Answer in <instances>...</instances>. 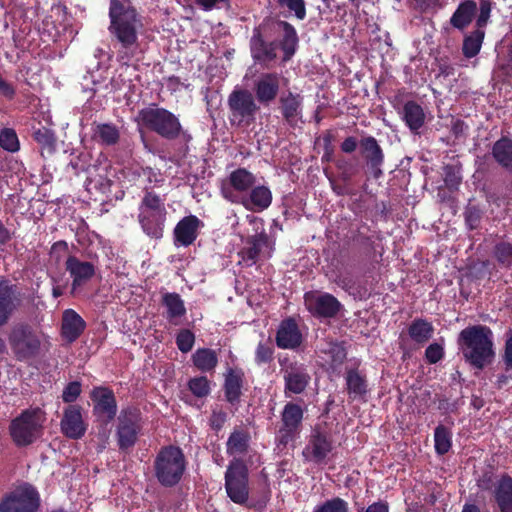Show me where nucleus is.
<instances>
[{"instance_id": "nucleus-1", "label": "nucleus", "mask_w": 512, "mask_h": 512, "mask_svg": "<svg viewBox=\"0 0 512 512\" xmlns=\"http://www.w3.org/2000/svg\"><path fill=\"white\" fill-rule=\"evenodd\" d=\"M299 38L292 24L283 20L264 19L254 27L249 41L250 54L256 64L268 66L277 59L279 48L283 61H289L296 53Z\"/></svg>"}, {"instance_id": "nucleus-2", "label": "nucleus", "mask_w": 512, "mask_h": 512, "mask_svg": "<svg viewBox=\"0 0 512 512\" xmlns=\"http://www.w3.org/2000/svg\"><path fill=\"white\" fill-rule=\"evenodd\" d=\"M109 26L118 62L128 65L142 52L139 31L143 28L142 17L137 9L125 0H110Z\"/></svg>"}, {"instance_id": "nucleus-3", "label": "nucleus", "mask_w": 512, "mask_h": 512, "mask_svg": "<svg viewBox=\"0 0 512 512\" xmlns=\"http://www.w3.org/2000/svg\"><path fill=\"white\" fill-rule=\"evenodd\" d=\"M251 436L243 428H234L226 442V453L229 456L246 455L249 451ZM224 488L227 497L235 504L247 508H256L249 503V469L242 458L233 457L229 461L224 474Z\"/></svg>"}, {"instance_id": "nucleus-4", "label": "nucleus", "mask_w": 512, "mask_h": 512, "mask_svg": "<svg viewBox=\"0 0 512 512\" xmlns=\"http://www.w3.org/2000/svg\"><path fill=\"white\" fill-rule=\"evenodd\" d=\"M458 348L466 363L483 370L495 359L493 332L486 325H471L458 335Z\"/></svg>"}, {"instance_id": "nucleus-5", "label": "nucleus", "mask_w": 512, "mask_h": 512, "mask_svg": "<svg viewBox=\"0 0 512 512\" xmlns=\"http://www.w3.org/2000/svg\"><path fill=\"white\" fill-rule=\"evenodd\" d=\"M138 118L147 129L163 139L168 141L181 139L184 143L183 152H188V144L192 140V135L183 129L179 118L174 113L154 105L141 109Z\"/></svg>"}, {"instance_id": "nucleus-6", "label": "nucleus", "mask_w": 512, "mask_h": 512, "mask_svg": "<svg viewBox=\"0 0 512 512\" xmlns=\"http://www.w3.org/2000/svg\"><path fill=\"white\" fill-rule=\"evenodd\" d=\"M42 331L28 321L14 322L7 333V341L13 357L19 362L37 358L42 351Z\"/></svg>"}, {"instance_id": "nucleus-7", "label": "nucleus", "mask_w": 512, "mask_h": 512, "mask_svg": "<svg viewBox=\"0 0 512 512\" xmlns=\"http://www.w3.org/2000/svg\"><path fill=\"white\" fill-rule=\"evenodd\" d=\"M45 420V412L39 407L22 410L8 427L14 445L23 448L34 444L43 435Z\"/></svg>"}, {"instance_id": "nucleus-8", "label": "nucleus", "mask_w": 512, "mask_h": 512, "mask_svg": "<svg viewBox=\"0 0 512 512\" xmlns=\"http://www.w3.org/2000/svg\"><path fill=\"white\" fill-rule=\"evenodd\" d=\"M187 467V461L182 449L175 445L160 448L153 468L159 484L166 488L175 487L182 479Z\"/></svg>"}, {"instance_id": "nucleus-9", "label": "nucleus", "mask_w": 512, "mask_h": 512, "mask_svg": "<svg viewBox=\"0 0 512 512\" xmlns=\"http://www.w3.org/2000/svg\"><path fill=\"white\" fill-rule=\"evenodd\" d=\"M138 211V222L143 232L153 239L162 238L167 216L164 199L153 191H145Z\"/></svg>"}, {"instance_id": "nucleus-10", "label": "nucleus", "mask_w": 512, "mask_h": 512, "mask_svg": "<svg viewBox=\"0 0 512 512\" xmlns=\"http://www.w3.org/2000/svg\"><path fill=\"white\" fill-rule=\"evenodd\" d=\"M228 120L233 127L247 128L256 120L260 109L254 95L248 89L235 87L227 98Z\"/></svg>"}, {"instance_id": "nucleus-11", "label": "nucleus", "mask_w": 512, "mask_h": 512, "mask_svg": "<svg viewBox=\"0 0 512 512\" xmlns=\"http://www.w3.org/2000/svg\"><path fill=\"white\" fill-rule=\"evenodd\" d=\"M142 430V415L136 407H126L120 411L116 428L119 450L128 451L137 442Z\"/></svg>"}, {"instance_id": "nucleus-12", "label": "nucleus", "mask_w": 512, "mask_h": 512, "mask_svg": "<svg viewBox=\"0 0 512 512\" xmlns=\"http://www.w3.org/2000/svg\"><path fill=\"white\" fill-rule=\"evenodd\" d=\"M41 499L38 490L30 483H23L0 502V512H37Z\"/></svg>"}, {"instance_id": "nucleus-13", "label": "nucleus", "mask_w": 512, "mask_h": 512, "mask_svg": "<svg viewBox=\"0 0 512 512\" xmlns=\"http://www.w3.org/2000/svg\"><path fill=\"white\" fill-rule=\"evenodd\" d=\"M304 409L296 402H287L281 412V427L276 434L278 446L286 447L294 442L302 429Z\"/></svg>"}, {"instance_id": "nucleus-14", "label": "nucleus", "mask_w": 512, "mask_h": 512, "mask_svg": "<svg viewBox=\"0 0 512 512\" xmlns=\"http://www.w3.org/2000/svg\"><path fill=\"white\" fill-rule=\"evenodd\" d=\"M280 372L283 374L286 397L304 393L311 382L308 367L297 361L281 363Z\"/></svg>"}, {"instance_id": "nucleus-15", "label": "nucleus", "mask_w": 512, "mask_h": 512, "mask_svg": "<svg viewBox=\"0 0 512 512\" xmlns=\"http://www.w3.org/2000/svg\"><path fill=\"white\" fill-rule=\"evenodd\" d=\"M93 403V415L105 425L112 422L117 415V400L113 390L106 386H96L90 392Z\"/></svg>"}, {"instance_id": "nucleus-16", "label": "nucleus", "mask_w": 512, "mask_h": 512, "mask_svg": "<svg viewBox=\"0 0 512 512\" xmlns=\"http://www.w3.org/2000/svg\"><path fill=\"white\" fill-rule=\"evenodd\" d=\"M360 154L365 162L366 173L374 179L383 176L385 155L377 139L371 135L360 139Z\"/></svg>"}, {"instance_id": "nucleus-17", "label": "nucleus", "mask_w": 512, "mask_h": 512, "mask_svg": "<svg viewBox=\"0 0 512 512\" xmlns=\"http://www.w3.org/2000/svg\"><path fill=\"white\" fill-rule=\"evenodd\" d=\"M281 76L276 72L261 73L253 82L252 93L259 105L272 104L280 92Z\"/></svg>"}, {"instance_id": "nucleus-18", "label": "nucleus", "mask_w": 512, "mask_h": 512, "mask_svg": "<svg viewBox=\"0 0 512 512\" xmlns=\"http://www.w3.org/2000/svg\"><path fill=\"white\" fill-rule=\"evenodd\" d=\"M22 304V292L8 279H0V328L5 326Z\"/></svg>"}, {"instance_id": "nucleus-19", "label": "nucleus", "mask_w": 512, "mask_h": 512, "mask_svg": "<svg viewBox=\"0 0 512 512\" xmlns=\"http://www.w3.org/2000/svg\"><path fill=\"white\" fill-rule=\"evenodd\" d=\"M333 449V442L331 436L320 430L319 428L313 429L308 444L303 449V456L307 461L316 464H323L327 456Z\"/></svg>"}, {"instance_id": "nucleus-20", "label": "nucleus", "mask_w": 512, "mask_h": 512, "mask_svg": "<svg viewBox=\"0 0 512 512\" xmlns=\"http://www.w3.org/2000/svg\"><path fill=\"white\" fill-rule=\"evenodd\" d=\"M65 270L68 272L71 283V294L86 285L96 274V267L92 262L83 261L75 255H69L65 261Z\"/></svg>"}, {"instance_id": "nucleus-21", "label": "nucleus", "mask_w": 512, "mask_h": 512, "mask_svg": "<svg viewBox=\"0 0 512 512\" xmlns=\"http://www.w3.org/2000/svg\"><path fill=\"white\" fill-rule=\"evenodd\" d=\"M60 429L64 436L73 440L81 439L85 435L87 425L83 420L80 405H68L64 409Z\"/></svg>"}, {"instance_id": "nucleus-22", "label": "nucleus", "mask_w": 512, "mask_h": 512, "mask_svg": "<svg viewBox=\"0 0 512 512\" xmlns=\"http://www.w3.org/2000/svg\"><path fill=\"white\" fill-rule=\"evenodd\" d=\"M305 304L313 315L323 318L335 317L342 306L338 299L330 293L317 296L306 294Z\"/></svg>"}, {"instance_id": "nucleus-23", "label": "nucleus", "mask_w": 512, "mask_h": 512, "mask_svg": "<svg viewBox=\"0 0 512 512\" xmlns=\"http://www.w3.org/2000/svg\"><path fill=\"white\" fill-rule=\"evenodd\" d=\"M244 383L245 373L242 368H227L224 373L223 392L225 401L231 406L240 404Z\"/></svg>"}, {"instance_id": "nucleus-24", "label": "nucleus", "mask_w": 512, "mask_h": 512, "mask_svg": "<svg viewBox=\"0 0 512 512\" xmlns=\"http://www.w3.org/2000/svg\"><path fill=\"white\" fill-rule=\"evenodd\" d=\"M276 345L281 349H297L303 342V336L293 317L283 319L276 332Z\"/></svg>"}, {"instance_id": "nucleus-25", "label": "nucleus", "mask_w": 512, "mask_h": 512, "mask_svg": "<svg viewBox=\"0 0 512 512\" xmlns=\"http://www.w3.org/2000/svg\"><path fill=\"white\" fill-rule=\"evenodd\" d=\"M203 226V222L195 215L183 217L174 228V243L176 246L188 247L192 245L198 237V230Z\"/></svg>"}, {"instance_id": "nucleus-26", "label": "nucleus", "mask_w": 512, "mask_h": 512, "mask_svg": "<svg viewBox=\"0 0 512 512\" xmlns=\"http://www.w3.org/2000/svg\"><path fill=\"white\" fill-rule=\"evenodd\" d=\"M86 322L74 309H65L62 313L60 334L64 341L74 343L85 331Z\"/></svg>"}, {"instance_id": "nucleus-27", "label": "nucleus", "mask_w": 512, "mask_h": 512, "mask_svg": "<svg viewBox=\"0 0 512 512\" xmlns=\"http://www.w3.org/2000/svg\"><path fill=\"white\" fill-rule=\"evenodd\" d=\"M279 109L284 121L290 126L296 125L302 117L303 96L299 93L287 91L279 98Z\"/></svg>"}, {"instance_id": "nucleus-28", "label": "nucleus", "mask_w": 512, "mask_h": 512, "mask_svg": "<svg viewBox=\"0 0 512 512\" xmlns=\"http://www.w3.org/2000/svg\"><path fill=\"white\" fill-rule=\"evenodd\" d=\"M272 199L273 195L269 187L254 185L249 193L241 198L240 203L249 211L262 212L269 208Z\"/></svg>"}, {"instance_id": "nucleus-29", "label": "nucleus", "mask_w": 512, "mask_h": 512, "mask_svg": "<svg viewBox=\"0 0 512 512\" xmlns=\"http://www.w3.org/2000/svg\"><path fill=\"white\" fill-rule=\"evenodd\" d=\"M346 391L350 400L366 401L369 392L368 381L357 368H349L345 374Z\"/></svg>"}, {"instance_id": "nucleus-30", "label": "nucleus", "mask_w": 512, "mask_h": 512, "mask_svg": "<svg viewBox=\"0 0 512 512\" xmlns=\"http://www.w3.org/2000/svg\"><path fill=\"white\" fill-rule=\"evenodd\" d=\"M270 243L269 235L265 231H262L253 236H249L246 240L247 246L241 249L238 254L247 266H252L256 264L261 249L270 246Z\"/></svg>"}, {"instance_id": "nucleus-31", "label": "nucleus", "mask_w": 512, "mask_h": 512, "mask_svg": "<svg viewBox=\"0 0 512 512\" xmlns=\"http://www.w3.org/2000/svg\"><path fill=\"white\" fill-rule=\"evenodd\" d=\"M400 115L403 122L414 134H418L425 124L426 116L423 107L414 100L404 103Z\"/></svg>"}, {"instance_id": "nucleus-32", "label": "nucleus", "mask_w": 512, "mask_h": 512, "mask_svg": "<svg viewBox=\"0 0 512 512\" xmlns=\"http://www.w3.org/2000/svg\"><path fill=\"white\" fill-rule=\"evenodd\" d=\"M494 161L512 175V137L501 136L491 147Z\"/></svg>"}, {"instance_id": "nucleus-33", "label": "nucleus", "mask_w": 512, "mask_h": 512, "mask_svg": "<svg viewBox=\"0 0 512 512\" xmlns=\"http://www.w3.org/2000/svg\"><path fill=\"white\" fill-rule=\"evenodd\" d=\"M494 500L500 512H512V477L504 473L493 491Z\"/></svg>"}, {"instance_id": "nucleus-34", "label": "nucleus", "mask_w": 512, "mask_h": 512, "mask_svg": "<svg viewBox=\"0 0 512 512\" xmlns=\"http://www.w3.org/2000/svg\"><path fill=\"white\" fill-rule=\"evenodd\" d=\"M476 12L477 3L475 0L460 2L450 18L451 26L460 31L465 30L472 23Z\"/></svg>"}, {"instance_id": "nucleus-35", "label": "nucleus", "mask_w": 512, "mask_h": 512, "mask_svg": "<svg viewBox=\"0 0 512 512\" xmlns=\"http://www.w3.org/2000/svg\"><path fill=\"white\" fill-rule=\"evenodd\" d=\"M161 304L166 308V319L173 325H178L177 319L186 315L184 300L176 292L162 294Z\"/></svg>"}, {"instance_id": "nucleus-36", "label": "nucleus", "mask_w": 512, "mask_h": 512, "mask_svg": "<svg viewBox=\"0 0 512 512\" xmlns=\"http://www.w3.org/2000/svg\"><path fill=\"white\" fill-rule=\"evenodd\" d=\"M92 139L102 146H114L120 140L119 128L113 123H93Z\"/></svg>"}, {"instance_id": "nucleus-37", "label": "nucleus", "mask_w": 512, "mask_h": 512, "mask_svg": "<svg viewBox=\"0 0 512 512\" xmlns=\"http://www.w3.org/2000/svg\"><path fill=\"white\" fill-rule=\"evenodd\" d=\"M32 137L39 145L42 157L52 156L56 152L57 139L51 129L41 126L33 131Z\"/></svg>"}, {"instance_id": "nucleus-38", "label": "nucleus", "mask_w": 512, "mask_h": 512, "mask_svg": "<svg viewBox=\"0 0 512 512\" xmlns=\"http://www.w3.org/2000/svg\"><path fill=\"white\" fill-rule=\"evenodd\" d=\"M230 187L239 193L250 191L255 185V175L246 168H237L233 170L228 177Z\"/></svg>"}, {"instance_id": "nucleus-39", "label": "nucleus", "mask_w": 512, "mask_h": 512, "mask_svg": "<svg viewBox=\"0 0 512 512\" xmlns=\"http://www.w3.org/2000/svg\"><path fill=\"white\" fill-rule=\"evenodd\" d=\"M193 365L197 370L206 373L213 372L218 365V355L210 348H198L192 354Z\"/></svg>"}, {"instance_id": "nucleus-40", "label": "nucleus", "mask_w": 512, "mask_h": 512, "mask_svg": "<svg viewBox=\"0 0 512 512\" xmlns=\"http://www.w3.org/2000/svg\"><path fill=\"white\" fill-rule=\"evenodd\" d=\"M485 38L484 29H475L465 35L462 43V54L465 58L471 59L477 56L481 50Z\"/></svg>"}, {"instance_id": "nucleus-41", "label": "nucleus", "mask_w": 512, "mask_h": 512, "mask_svg": "<svg viewBox=\"0 0 512 512\" xmlns=\"http://www.w3.org/2000/svg\"><path fill=\"white\" fill-rule=\"evenodd\" d=\"M433 331V325L422 318L414 319L408 327L410 338L418 344L427 342L431 338Z\"/></svg>"}, {"instance_id": "nucleus-42", "label": "nucleus", "mask_w": 512, "mask_h": 512, "mask_svg": "<svg viewBox=\"0 0 512 512\" xmlns=\"http://www.w3.org/2000/svg\"><path fill=\"white\" fill-rule=\"evenodd\" d=\"M493 257L503 268H512V239L498 241L493 247Z\"/></svg>"}, {"instance_id": "nucleus-43", "label": "nucleus", "mask_w": 512, "mask_h": 512, "mask_svg": "<svg viewBox=\"0 0 512 512\" xmlns=\"http://www.w3.org/2000/svg\"><path fill=\"white\" fill-rule=\"evenodd\" d=\"M452 447V432L439 424L434 430V448L438 455H445Z\"/></svg>"}, {"instance_id": "nucleus-44", "label": "nucleus", "mask_w": 512, "mask_h": 512, "mask_svg": "<svg viewBox=\"0 0 512 512\" xmlns=\"http://www.w3.org/2000/svg\"><path fill=\"white\" fill-rule=\"evenodd\" d=\"M325 353L328 356V363L333 372H336L341 367L347 357V351L343 343H330Z\"/></svg>"}, {"instance_id": "nucleus-45", "label": "nucleus", "mask_w": 512, "mask_h": 512, "mask_svg": "<svg viewBox=\"0 0 512 512\" xmlns=\"http://www.w3.org/2000/svg\"><path fill=\"white\" fill-rule=\"evenodd\" d=\"M335 166L339 171V177L343 182H350L360 170L357 163H354L351 159L344 157L338 158L335 162Z\"/></svg>"}, {"instance_id": "nucleus-46", "label": "nucleus", "mask_w": 512, "mask_h": 512, "mask_svg": "<svg viewBox=\"0 0 512 512\" xmlns=\"http://www.w3.org/2000/svg\"><path fill=\"white\" fill-rule=\"evenodd\" d=\"M312 512H349V504L341 497H333L316 505Z\"/></svg>"}, {"instance_id": "nucleus-47", "label": "nucleus", "mask_w": 512, "mask_h": 512, "mask_svg": "<svg viewBox=\"0 0 512 512\" xmlns=\"http://www.w3.org/2000/svg\"><path fill=\"white\" fill-rule=\"evenodd\" d=\"M0 147L12 153L19 150V139L16 131L13 128H3L0 131Z\"/></svg>"}, {"instance_id": "nucleus-48", "label": "nucleus", "mask_w": 512, "mask_h": 512, "mask_svg": "<svg viewBox=\"0 0 512 512\" xmlns=\"http://www.w3.org/2000/svg\"><path fill=\"white\" fill-rule=\"evenodd\" d=\"M187 385L191 393L198 398L207 397L211 392L210 382L206 376L191 378Z\"/></svg>"}, {"instance_id": "nucleus-49", "label": "nucleus", "mask_w": 512, "mask_h": 512, "mask_svg": "<svg viewBox=\"0 0 512 512\" xmlns=\"http://www.w3.org/2000/svg\"><path fill=\"white\" fill-rule=\"evenodd\" d=\"M483 211L477 205H467L464 211V219L467 228L470 231L476 230L481 224Z\"/></svg>"}, {"instance_id": "nucleus-50", "label": "nucleus", "mask_w": 512, "mask_h": 512, "mask_svg": "<svg viewBox=\"0 0 512 512\" xmlns=\"http://www.w3.org/2000/svg\"><path fill=\"white\" fill-rule=\"evenodd\" d=\"M195 343V335L189 329H181L176 335L177 348L182 353H188L192 350Z\"/></svg>"}, {"instance_id": "nucleus-51", "label": "nucleus", "mask_w": 512, "mask_h": 512, "mask_svg": "<svg viewBox=\"0 0 512 512\" xmlns=\"http://www.w3.org/2000/svg\"><path fill=\"white\" fill-rule=\"evenodd\" d=\"M82 392V384L79 381H71L69 382L63 389L62 392V400L64 403H68L69 405H73Z\"/></svg>"}, {"instance_id": "nucleus-52", "label": "nucleus", "mask_w": 512, "mask_h": 512, "mask_svg": "<svg viewBox=\"0 0 512 512\" xmlns=\"http://www.w3.org/2000/svg\"><path fill=\"white\" fill-rule=\"evenodd\" d=\"M274 348L270 343L260 342L255 351V362L258 365L269 363L273 360Z\"/></svg>"}, {"instance_id": "nucleus-53", "label": "nucleus", "mask_w": 512, "mask_h": 512, "mask_svg": "<svg viewBox=\"0 0 512 512\" xmlns=\"http://www.w3.org/2000/svg\"><path fill=\"white\" fill-rule=\"evenodd\" d=\"M228 419V414L222 408L215 407L212 409L209 419V425L212 430L219 432L225 425Z\"/></svg>"}, {"instance_id": "nucleus-54", "label": "nucleus", "mask_w": 512, "mask_h": 512, "mask_svg": "<svg viewBox=\"0 0 512 512\" xmlns=\"http://www.w3.org/2000/svg\"><path fill=\"white\" fill-rule=\"evenodd\" d=\"M462 181V177L458 169L452 165H447L444 168V182L445 185L450 189H457Z\"/></svg>"}, {"instance_id": "nucleus-55", "label": "nucleus", "mask_w": 512, "mask_h": 512, "mask_svg": "<svg viewBox=\"0 0 512 512\" xmlns=\"http://www.w3.org/2000/svg\"><path fill=\"white\" fill-rule=\"evenodd\" d=\"M469 125L461 119H453L450 132L458 141H465L469 136Z\"/></svg>"}, {"instance_id": "nucleus-56", "label": "nucleus", "mask_w": 512, "mask_h": 512, "mask_svg": "<svg viewBox=\"0 0 512 512\" xmlns=\"http://www.w3.org/2000/svg\"><path fill=\"white\" fill-rule=\"evenodd\" d=\"M279 5H285L290 11L294 12L299 20L306 17V5L304 0H278Z\"/></svg>"}, {"instance_id": "nucleus-57", "label": "nucleus", "mask_w": 512, "mask_h": 512, "mask_svg": "<svg viewBox=\"0 0 512 512\" xmlns=\"http://www.w3.org/2000/svg\"><path fill=\"white\" fill-rule=\"evenodd\" d=\"M445 352L442 345L430 344L425 350V360L428 364H436L444 358Z\"/></svg>"}, {"instance_id": "nucleus-58", "label": "nucleus", "mask_w": 512, "mask_h": 512, "mask_svg": "<svg viewBox=\"0 0 512 512\" xmlns=\"http://www.w3.org/2000/svg\"><path fill=\"white\" fill-rule=\"evenodd\" d=\"M491 13V2L489 0L480 1V13L476 19V29H484L487 25Z\"/></svg>"}, {"instance_id": "nucleus-59", "label": "nucleus", "mask_w": 512, "mask_h": 512, "mask_svg": "<svg viewBox=\"0 0 512 512\" xmlns=\"http://www.w3.org/2000/svg\"><path fill=\"white\" fill-rule=\"evenodd\" d=\"M358 145L360 146V140L358 141L354 136H348L340 144V149L343 153L351 154L355 152Z\"/></svg>"}, {"instance_id": "nucleus-60", "label": "nucleus", "mask_w": 512, "mask_h": 512, "mask_svg": "<svg viewBox=\"0 0 512 512\" xmlns=\"http://www.w3.org/2000/svg\"><path fill=\"white\" fill-rule=\"evenodd\" d=\"M331 188L337 196H351L354 194L353 190L348 186L349 182L337 183L330 181Z\"/></svg>"}, {"instance_id": "nucleus-61", "label": "nucleus", "mask_w": 512, "mask_h": 512, "mask_svg": "<svg viewBox=\"0 0 512 512\" xmlns=\"http://www.w3.org/2000/svg\"><path fill=\"white\" fill-rule=\"evenodd\" d=\"M477 485L481 490H490L492 488V486L494 485L493 473L492 472L483 473V475L478 479Z\"/></svg>"}, {"instance_id": "nucleus-62", "label": "nucleus", "mask_w": 512, "mask_h": 512, "mask_svg": "<svg viewBox=\"0 0 512 512\" xmlns=\"http://www.w3.org/2000/svg\"><path fill=\"white\" fill-rule=\"evenodd\" d=\"M68 244L64 240L55 242L51 247V255H55L57 260L60 259L62 253L68 252Z\"/></svg>"}, {"instance_id": "nucleus-63", "label": "nucleus", "mask_w": 512, "mask_h": 512, "mask_svg": "<svg viewBox=\"0 0 512 512\" xmlns=\"http://www.w3.org/2000/svg\"><path fill=\"white\" fill-rule=\"evenodd\" d=\"M503 361L507 369L512 368V335L506 340Z\"/></svg>"}, {"instance_id": "nucleus-64", "label": "nucleus", "mask_w": 512, "mask_h": 512, "mask_svg": "<svg viewBox=\"0 0 512 512\" xmlns=\"http://www.w3.org/2000/svg\"><path fill=\"white\" fill-rule=\"evenodd\" d=\"M390 507L389 503L384 500H379L377 502H374L370 504L364 512H389Z\"/></svg>"}]
</instances>
